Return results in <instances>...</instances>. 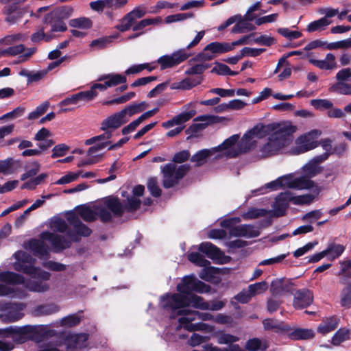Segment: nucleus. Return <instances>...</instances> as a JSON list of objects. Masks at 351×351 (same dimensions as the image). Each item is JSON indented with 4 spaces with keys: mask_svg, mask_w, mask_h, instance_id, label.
Listing matches in <instances>:
<instances>
[{
    "mask_svg": "<svg viewBox=\"0 0 351 351\" xmlns=\"http://www.w3.org/2000/svg\"><path fill=\"white\" fill-rule=\"evenodd\" d=\"M210 289L209 285L197 280L194 276H186L183 278L182 283L177 285L179 293L167 296L164 308L173 309V312L179 308L190 306L200 310L213 311L222 309L226 305V301L218 300L205 301L203 298L191 293L192 291L200 293H208Z\"/></svg>",
    "mask_w": 351,
    "mask_h": 351,
    "instance_id": "nucleus-1",
    "label": "nucleus"
},
{
    "mask_svg": "<svg viewBox=\"0 0 351 351\" xmlns=\"http://www.w3.org/2000/svg\"><path fill=\"white\" fill-rule=\"evenodd\" d=\"M296 127L290 123H273L265 126L263 132H272L267 141L259 149L261 157L274 156L289 146L293 140Z\"/></svg>",
    "mask_w": 351,
    "mask_h": 351,
    "instance_id": "nucleus-2",
    "label": "nucleus"
},
{
    "mask_svg": "<svg viewBox=\"0 0 351 351\" xmlns=\"http://www.w3.org/2000/svg\"><path fill=\"white\" fill-rule=\"evenodd\" d=\"M68 220L75 229V231L71 230L67 232L68 238L49 232H45L41 234L43 239L51 242L55 252L70 247L72 241L78 242L81 239V237H88L92 232L91 230L84 224L78 217L73 215L69 217Z\"/></svg>",
    "mask_w": 351,
    "mask_h": 351,
    "instance_id": "nucleus-3",
    "label": "nucleus"
},
{
    "mask_svg": "<svg viewBox=\"0 0 351 351\" xmlns=\"http://www.w3.org/2000/svg\"><path fill=\"white\" fill-rule=\"evenodd\" d=\"M147 12V8L143 5L135 7L120 20V23L116 26V29L121 32H124L132 28L134 32H141L140 31H142L147 26L161 23L162 19L159 16L142 19L138 22L136 21L137 19L145 16Z\"/></svg>",
    "mask_w": 351,
    "mask_h": 351,
    "instance_id": "nucleus-4",
    "label": "nucleus"
},
{
    "mask_svg": "<svg viewBox=\"0 0 351 351\" xmlns=\"http://www.w3.org/2000/svg\"><path fill=\"white\" fill-rule=\"evenodd\" d=\"M147 107L145 101L127 106L121 111L108 117L101 123V130L106 131L116 130L129 121V119L144 110Z\"/></svg>",
    "mask_w": 351,
    "mask_h": 351,
    "instance_id": "nucleus-5",
    "label": "nucleus"
},
{
    "mask_svg": "<svg viewBox=\"0 0 351 351\" xmlns=\"http://www.w3.org/2000/svg\"><path fill=\"white\" fill-rule=\"evenodd\" d=\"M14 257L16 261L14 263L13 267L16 271L44 280L49 279L51 275L49 272L34 266L36 259L31 254L23 251H17L14 254Z\"/></svg>",
    "mask_w": 351,
    "mask_h": 351,
    "instance_id": "nucleus-6",
    "label": "nucleus"
},
{
    "mask_svg": "<svg viewBox=\"0 0 351 351\" xmlns=\"http://www.w3.org/2000/svg\"><path fill=\"white\" fill-rule=\"evenodd\" d=\"M264 129V125H256L254 127L243 135L237 147H234L236 144L235 143L231 147L224 149L225 152L223 155L226 158H232L249 152L256 145V141L254 139V137L255 136L258 138L263 137L264 134H263L262 132H263Z\"/></svg>",
    "mask_w": 351,
    "mask_h": 351,
    "instance_id": "nucleus-7",
    "label": "nucleus"
},
{
    "mask_svg": "<svg viewBox=\"0 0 351 351\" xmlns=\"http://www.w3.org/2000/svg\"><path fill=\"white\" fill-rule=\"evenodd\" d=\"M186 307L179 308L173 312V309L171 311V318H176L178 315H182L178 319L180 325L178 328H184L189 331H193L197 330V326L191 322L196 319L197 317L203 321L213 320L214 316L209 313H200L196 311H189L185 308ZM169 310V308H168Z\"/></svg>",
    "mask_w": 351,
    "mask_h": 351,
    "instance_id": "nucleus-8",
    "label": "nucleus"
},
{
    "mask_svg": "<svg viewBox=\"0 0 351 351\" xmlns=\"http://www.w3.org/2000/svg\"><path fill=\"white\" fill-rule=\"evenodd\" d=\"M96 217L98 216L102 222L111 221L112 215L120 217L124 213V207L119 199L116 197H108L105 198L102 204L95 208Z\"/></svg>",
    "mask_w": 351,
    "mask_h": 351,
    "instance_id": "nucleus-9",
    "label": "nucleus"
},
{
    "mask_svg": "<svg viewBox=\"0 0 351 351\" xmlns=\"http://www.w3.org/2000/svg\"><path fill=\"white\" fill-rule=\"evenodd\" d=\"M190 170V165L185 164L177 166L168 163L162 167V185L165 189L174 186Z\"/></svg>",
    "mask_w": 351,
    "mask_h": 351,
    "instance_id": "nucleus-10",
    "label": "nucleus"
},
{
    "mask_svg": "<svg viewBox=\"0 0 351 351\" xmlns=\"http://www.w3.org/2000/svg\"><path fill=\"white\" fill-rule=\"evenodd\" d=\"M283 188L295 189L298 190L314 189L315 194H319L322 188L315 184L313 181L309 180L306 176H300L293 178L291 174L285 175L279 177Z\"/></svg>",
    "mask_w": 351,
    "mask_h": 351,
    "instance_id": "nucleus-11",
    "label": "nucleus"
},
{
    "mask_svg": "<svg viewBox=\"0 0 351 351\" xmlns=\"http://www.w3.org/2000/svg\"><path fill=\"white\" fill-rule=\"evenodd\" d=\"M239 138V135L234 134L226 139L221 145L216 147L212 149H201L195 154L192 156L191 160L193 162H195L196 166H200L205 163L207 158L211 156L214 153L218 151L224 150V149H227L228 147H231L238 141Z\"/></svg>",
    "mask_w": 351,
    "mask_h": 351,
    "instance_id": "nucleus-12",
    "label": "nucleus"
},
{
    "mask_svg": "<svg viewBox=\"0 0 351 351\" xmlns=\"http://www.w3.org/2000/svg\"><path fill=\"white\" fill-rule=\"evenodd\" d=\"M191 54L186 53V49H179L171 55H165L157 60L161 70L173 67L186 60Z\"/></svg>",
    "mask_w": 351,
    "mask_h": 351,
    "instance_id": "nucleus-13",
    "label": "nucleus"
},
{
    "mask_svg": "<svg viewBox=\"0 0 351 351\" xmlns=\"http://www.w3.org/2000/svg\"><path fill=\"white\" fill-rule=\"evenodd\" d=\"M313 131L299 136L295 141V146L291 148V153L295 155L300 154L311 150L318 146L317 142L314 139Z\"/></svg>",
    "mask_w": 351,
    "mask_h": 351,
    "instance_id": "nucleus-14",
    "label": "nucleus"
},
{
    "mask_svg": "<svg viewBox=\"0 0 351 351\" xmlns=\"http://www.w3.org/2000/svg\"><path fill=\"white\" fill-rule=\"evenodd\" d=\"M1 311L5 313L3 317L6 322H16L23 316L21 311L25 307L23 303H0Z\"/></svg>",
    "mask_w": 351,
    "mask_h": 351,
    "instance_id": "nucleus-15",
    "label": "nucleus"
},
{
    "mask_svg": "<svg viewBox=\"0 0 351 351\" xmlns=\"http://www.w3.org/2000/svg\"><path fill=\"white\" fill-rule=\"evenodd\" d=\"M289 202H291V191H285L278 194L272 206L274 215L276 217L284 216L289 205Z\"/></svg>",
    "mask_w": 351,
    "mask_h": 351,
    "instance_id": "nucleus-16",
    "label": "nucleus"
},
{
    "mask_svg": "<svg viewBox=\"0 0 351 351\" xmlns=\"http://www.w3.org/2000/svg\"><path fill=\"white\" fill-rule=\"evenodd\" d=\"M293 295V306L296 309L304 308L313 302V293L306 289L296 291Z\"/></svg>",
    "mask_w": 351,
    "mask_h": 351,
    "instance_id": "nucleus-17",
    "label": "nucleus"
},
{
    "mask_svg": "<svg viewBox=\"0 0 351 351\" xmlns=\"http://www.w3.org/2000/svg\"><path fill=\"white\" fill-rule=\"evenodd\" d=\"M293 284L283 279H276L272 281L270 292L274 296H281L287 293L293 294Z\"/></svg>",
    "mask_w": 351,
    "mask_h": 351,
    "instance_id": "nucleus-18",
    "label": "nucleus"
},
{
    "mask_svg": "<svg viewBox=\"0 0 351 351\" xmlns=\"http://www.w3.org/2000/svg\"><path fill=\"white\" fill-rule=\"evenodd\" d=\"M43 23L49 25L51 27L49 33L53 34L54 32H64L66 31L67 27L64 20L56 15V13H48L43 19Z\"/></svg>",
    "mask_w": 351,
    "mask_h": 351,
    "instance_id": "nucleus-19",
    "label": "nucleus"
},
{
    "mask_svg": "<svg viewBox=\"0 0 351 351\" xmlns=\"http://www.w3.org/2000/svg\"><path fill=\"white\" fill-rule=\"evenodd\" d=\"M219 117L214 115L204 114L198 116L194 119V121H201L203 123L193 124L189 127L188 130L192 132H197L205 129L210 124L219 122Z\"/></svg>",
    "mask_w": 351,
    "mask_h": 351,
    "instance_id": "nucleus-20",
    "label": "nucleus"
},
{
    "mask_svg": "<svg viewBox=\"0 0 351 351\" xmlns=\"http://www.w3.org/2000/svg\"><path fill=\"white\" fill-rule=\"evenodd\" d=\"M230 234L233 237H256L259 232L252 225L243 224L234 226L230 230Z\"/></svg>",
    "mask_w": 351,
    "mask_h": 351,
    "instance_id": "nucleus-21",
    "label": "nucleus"
},
{
    "mask_svg": "<svg viewBox=\"0 0 351 351\" xmlns=\"http://www.w3.org/2000/svg\"><path fill=\"white\" fill-rule=\"evenodd\" d=\"M308 62L322 70H333L337 67L336 58L331 53H327L324 60L310 58Z\"/></svg>",
    "mask_w": 351,
    "mask_h": 351,
    "instance_id": "nucleus-22",
    "label": "nucleus"
},
{
    "mask_svg": "<svg viewBox=\"0 0 351 351\" xmlns=\"http://www.w3.org/2000/svg\"><path fill=\"white\" fill-rule=\"evenodd\" d=\"M288 337L292 340H308L315 337V332L313 329L296 328L288 329Z\"/></svg>",
    "mask_w": 351,
    "mask_h": 351,
    "instance_id": "nucleus-23",
    "label": "nucleus"
},
{
    "mask_svg": "<svg viewBox=\"0 0 351 351\" xmlns=\"http://www.w3.org/2000/svg\"><path fill=\"white\" fill-rule=\"evenodd\" d=\"M339 324V319L336 316H332L323 319L322 323L317 327V332L326 335L335 330Z\"/></svg>",
    "mask_w": 351,
    "mask_h": 351,
    "instance_id": "nucleus-24",
    "label": "nucleus"
},
{
    "mask_svg": "<svg viewBox=\"0 0 351 351\" xmlns=\"http://www.w3.org/2000/svg\"><path fill=\"white\" fill-rule=\"evenodd\" d=\"M0 282L10 285H23L25 282V278L12 271H3L0 272Z\"/></svg>",
    "mask_w": 351,
    "mask_h": 351,
    "instance_id": "nucleus-25",
    "label": "nucleus"
},
{
    "mask_svg": "<svg viewBox=\"0 0 351 351\" xmlns=\"http://www.w3.org/2000/svg\"><path fill=\"white\" fill-rule=\"evenodd\" d=\"M198 250L210 259H218L223 255L221 251L210 242L202 243L199 245Z\"/></svg>",
    "mask_w": 351,
    "mask_h": 351,
    "instance_id": "nucleus-26",
    "label": "nucleus"
},
{
    "mask_svg": "<svg viewBox=\"0 0 351 351\" xmlns=\"http://www.w3.org/2000/svg\"><path fill=\"white\" fill-rule=\"evenodd\" d=\"M97 80L99 82L106 81V85L108 86V87H112L120 84L125 83L127 79L126 77L123 75L110 73L100 76Z\"/></svg>",
    "mask_w": 351,
    "mask_h": 351,
    "instance_id": "nucleus-27",
    "label": "nucleus"
},
{
    "mask_svg": "<svg viewBox=\"0 0 351 351\" xmlns=\"http://www.w3.org/2000/svg\"><path fill=\"white\" fill-rule=\"evenodd\" d=\"M27 293L25 289H14L0 284V296H10L12 298L22 299L27 297Z\"/></svg>",
    "mask_w": 351,
    "mask_h": 351,
    "instance_id": "nucleus-28",
    "label": "nucleus"
},
{
    "mask_svg": "<svg viewBox=\"0 0 351 351\" xmlns=\"http://www.w3.org/2000/svg\"><path fill=\"white\" fill-rule=\"evenodd\" d=\"M206 50H209L215 57L217 54H222L231 51L230 43H220V42H212L206 46Z\"/></svg>",
    "mask_w": 351,
    "mask_h": 351,
    "instance_id": "nucleus-29",
    "label": "nucleus"
},
{
    "mask_svg": "<svg viewBox=\"0 0 351 351\" xmlns=\"http://www.w3.org/2000/svg\"><path fill=\"white\" fill-rule=\"evenodd\" d=\"M30 248L40 258H46L49 255L48 247L43 241L36 239L31 241Z\"/></svg>",
    "mask_w": 351,
    "mask_h": 351,
    "instance_id": "nucleus-30",
    "label": "nucleus"
},
{
    "mask_svg": "<svg viewBox=\"0 0 351 351\" xmlns=\"http://www.w3.org/2000/svg\"><path fill=\"white\" fill-rule=\"evenodd\" d=\"M202 82L201 77H186L180 82L178 84H173L172 89L178 88L182 90H189L194 86L199 85Z\"/></svg>",
    "mask_w": 351,
    "mask_h": 351,
    "instance_id": "nucleus-31",
    "label": "nucleus"
},
{
    "mask_svg": "<svg viewBox=\"0 0 351 351\" xmlns=\"http://www.w3.org/2000/svg\"><path fill=\"white\" fill-rule=\"evenodd\" d=\"M59 307L54 304H46L36 306L34 313L36 316H46L58 312Z\"/></svg>",
    "mask_w": 351,
    "mask_h": 351,
    "instance_id": "nucleus-32",
    "label": "nucleus"
},
{
    "mask_svg": "<svg viewBox=\"0 0 351 351\" xmlns=\"http://www.w3.org/2000/svg\"><path fill=\"white\" fill-rule=\"evenodd\" d=\"M311 189H312L313 194L294 196L291 193V202L295 205L310 204L312 203L318 194L314 193V189L311 188Z\"/></svg>",
    "mask_w": 351,
    "mask_h": 351,
    "instance_id": "nucleus-33",
    "label": "nucleus"
},
{
    "mask_svg": "<svg viewBox=\"0 0 351 351\" xmlns=\"http://www.w3.org/2000/svg\"><path fill=\"white\" fill-rule=\"evenodd\" d=\"M331 23V21L326 18H321L318 20L310 23L306 27L308 32H314L316 31H322Z\"/></svg>",
    "mask_w": 351,
    "mask_h": 351,
    "instance_id": "nucleus-34",
    "label": "nucleus"
},
{
    "mask_svg": "<svg viewBox=\"0 0 351 351\" xmlns=\"http://www.w3.org/2000/svg\"><path fill=\"white\" fill-rule=\"evenodd\" d=\"M350 339V330L345 328H341L339 329L333 335L331 342L334 346H339L342 342Z\"/></svg>",
    "mask_w": 351,
    "mask_h": 351,
    "instance_id": "nucleus-35",
    "label": "nucleus"
},
{
    "mask_svg": "<svg viewBox=\"0 0 351 351\" xmlns=\"http://www.w3.org/2000/svg\"><path fill=\"white\" fill-rule=\"evenodd\" d=\"M344 250L345 247L343 245L331 243L325 250V252L326 256H328L330 259L334 260L338 258L343 252Z\"/></svg>",
    "mask_w": 351,
    "mask_h": 351,
    "instance_id": "nucleus-36",
    "label": "nucleus"
},
{
    "mask_svg": "<svg viewBox=\"0 0 351 351\" xmlns=\"http://www.w3.org/2000/svg\"><path fill=\"white\" fill-rule=\"evenodd\" d=\"M55 35L51 33H45V27H42L38 31L32 34L31 40L34 43H38L41 40H45V42H50L51 40L55 38Z\"/></svg>",
    "mask_w": 351,
    "mask_h": 351,
    "instance_id": "nucleus-37",
    "label": "nucleus"
},
{
    "mask_svg": "<svg viewBox=\"0 0 351 351\" xmlns=\"http://www.w3.org/2000/svg\"><path fill=\"white\" fill-rule=\"evenodd\" d=\"M25 287L34 292H45L49 289L47 283L40 280H30L26 283Z\"/></svg>",
    "mask_w": 351,
    "mask_h": 351,
    "instance_id": "nucleus-38",
    "label": "nucleus"
},
{
    "mask_svg": "<svg viewBox=\"0 0 351 351\" xmlns=\"http://www.w3.org/2000/svg\"><path fill=\"white\" fill-rule=\"evenodd\" d=\"M215 337L217 339V341L219 344H228L234 345L233 343L239 341V338L236 336L230 334L225 333L224 332L220 331L215 334Z\"/></svg>",
    "mask_w": 351,
    "mask_h": 351,
    "instance_id": "nucleus-39",
    "label": "nucleus"
},
{
    "mask_svg": "<svg viewBox=\"0 0 351 351\" xmlns=\"http://www.w3.org/2000/svg\"><path fill=\"white\" fill-rule=\"evenodd\" d=\"M330 92L341 95H351V84L344 82H337L329 88Z\"/></svg>",
    "mask_w": 351,
    "mask_h": 351,
    "instance_id": "nucleus-40",
    "label": "nucleus"
},
{
    "mask_svg": "<svg viewBox=\"0 0 351 351\" xmlns=\"http://www.w3.org/2000/svg\"><path fill=\"white\" fill-rule=\"evenodd\" d=\"M69 24L72 27L87 29L92 27L93 23L88 18L80 17L70 20Z\"/></svg>",
    "mask_w": 351,
    "mask_h": 351,
    "instance_id": "nucleus-41",
    "label": "nucleus"
},
{
    "mask_svg": "<svg viewBox=\"0 0 351 351\" xmlns=\"http://www.w3.org/2000/svg\"><path fill=\"white\" fill-rule=\"evenodd\" d=\"M27 38V35L22 33L8 35L0 40V45H11L19 41H24Z\"/></svg>",
    "mask_w": 351,
    "mask_h": 351,
    "instance_id": "nucleus-42",
    "label": "nucleus"
},
{
    "mask_svg": "<svg viewBox=\"0 0 351 351\" xmlns=\"http://www.w3.org/2000/svg\"><path fill=\"white\" fill-rule=\"evenodd\" d=\"M303 170L307 175L305 176L310 180V178L315 177L317 174L320 173L322 171V168L311 160L304 166Z\"/></svg>",
    "mask_w": 351,
    "mask_h": 351,
    "instance_id": "nucleus-43",
    "label": "nucleus"
},
{
    "mask_svg": "<svg viewBox=\"0 0 351 351\" xmlns=\"http://www.w3.org/2000/svg\"><path fill=\"white\" fill-rule=\"evenodd\" d=\"M188 258L191 263H193L200 267H207L210 264L209 261L206 260L204 256L198 252H192L189 254Z\"/></svg>",
    "mask_w": 351,
    "mask_h": 351,
    "instance_id": "nucleus-44",
    "label": "nucleus"
},
{
    "mask_svg": "<svg viewBox=\"0 0 351 351\" xmlns=\"http://www.w3.org/2000/svg\"><path fill=\"white\" fill-rule=\"evenodd\" d=\"M216 66L212 69V73H215L218 75H227L234 76L237 75L239 72L231 71L229 66L222 63L215 62Z\"/></svg>",
    "mask_w": 351,
    "mask_h": 351,
    "instance_id": "nucleus-45",
    "label": "nucleus"
},
{
    "mask_svg": "<svg viewBox=\"0 0 351 351\" xmlns=\"http://www.w3.org/2000/svg\"><path fill=\"white\" fill-rule=\"evenodd\" d=\"M263 324L266 330H287V328L285 327L281 322L276 319H265L263 320Z\"/></svg>",
    "mask_w": 351,
    "mask_h": 351,
    "instance_id": "nucleus-46",
    "label": "nucleus"
},
{
    "mask_svg": "<svg viewBox=\"0 0 351 351\" xmlns=\"http://www.w3.org/2000/svg\"><path fill=\"white\" fill-rule=\"evenodd\" d=\"M247 105L246 103L240 99H233L230 101L227 104H222L218 106L222 110H241L243 108Z\"/></svg>",
    "mask_w": 351,
    "mask_h": 351,
    "instance_id": "nucleus-47",
    "label": "nucleus"
},
{
    "mask_svg": "<svg viewBox=\"0 0 351 351\" xmlns=\"http://www.w3.org/2000/svg\"><path fill=\"white\" fill-rule=\"evenodd\" d=\"M247 289L252 297L265 292L267 289V284L266 282L262 281L249 285Z\"/></svg>",
    "mask_w": 351,
    "mask_h": 351,
    "instance_id": "nucleus-48",
    "label": "nucleus"
},
{
    "mask_svg": "<svg viewBox=\"0 0 351 351\" xmlns=\"http://www.w3.org/2000/svg\"><path fill=\"white\" fill-rule=\"evenodd\" d=\"M81 319V316L77 314L70 315L62 319L61 325L65 327H73L79 324Z\"/></svg>",
    "mask_w": 351,
    "mask_h": 351,
    "instance_id": "nucleus-49",
    "label": "nucleus"
},
{
    "mask_svg": "<svg viewBox=\"0 0 351 351\" xmlns=\"http://www.w3.org/2000/svg\"><path fill=\"white\" fill-rule=\"evenodd\" d=\"M49 103L45 101L42 104L36 107V110L32 111L28 114L27 119L29 120H34L43 115L48 109Z\"/></svg>",
    "mask_w": 351,
    "mask_h": 351,
    "instance_id": "nucleus-50",
    "label": "nucleus"
},
{
    "mask_svg": "<svg viewBox=\"0 0 351 351\" xmlns=\"http://www.w3.org/2000/svg\"><path fill=\"white\" fill-rule=\"evenodd\" d=\"M195 114L196 111L193 109L180 113L173 117V121L176 122V125H182L190 120Z\"/></svg>",
    "mask_w": 351,
    "mask_h": 351,
    "instance_id": "nucleus-51",
    "label": "nucleus"
},
{
    "mask_svg": "<svg viewBox=\"0 0 351 351\" xmlns=\"http://www.w3.org/2000/svg\"><path fill=\"white\" fill-rule=\"evenodd\" d=\"M80 216L85 221L88 222L94 221L96 220V211L94 212L89 208L82 207L78 210Z\"/></svg>",
    "mask_w": 351,
    "mask_h": 351,
    "instance_id": "nucleus-52",
    "label": "nucleus"
},
{
    "mask_svg": "<svg viewBox=\"0 0 351 351\" xmlns=\"http://www.w3.org/2000/svg\"><path fill=\"white\" fill-rule=\"evenodd\" d=\"M25 47L24 45L20 44L17 45H14L12 47H10L3 51H1V54L6 56H16L19 55L24 51H25Z\"/></svg>",
    "mask_w": 351,
    "mask_h": 351,
    "instance_id": "nucleus-53",
    "label": "nucleus"
},
{
    "mask_svg": "<svg viewBox=\"0 0 351 351\" xmlns=\"http://www.w3.org/2000/svg\"><path fill=\"white\" fill-rule=\"evenodd\" d=\"M311 105L317 110H330L333 107V104L328 99H313L311 101Z\"/></svg>",
    "mask_w": 351,
    "mask_h": 351,
    "instance_id": "nucleus-54",
    "label": "nucleus"
},
{
    "mask_svg": "<svg viewBox=\"0 0 351 351\" xmlns=\"http://www.w3.org/2000/svg\"><path fill=\"white\" fill-rule=\"evenodd\" d=\"M147 186L148 190L154 197H158L161 195V189L158 184L156 178H150L147 181Z\"/></svg>",
    "mask_w": 351,
    "mask_h": 351,
    "instance_id": "nucleus-55",
    "label": "nucleus"
},
{
    "mask_svg": "<svg viewBox=\"0 0 351 351\" xmlns=\"http://www.w3.org/2000/svg\"><path fill=\"white\" fill-rule=\"evenodd\" d=\"M81 173V171H79L76 173L69 172L66 175L61 177L59 180H58L55 184L62 185L65 184L71 183L75 180H76Z\"/></svg>",
    "mask_w": 351,
    "mask_h": 351,
    "instance_id": "nucleus-56",
    "label": "nucleus"
},
{
    "mask_svg": "<svg viewBox=\"0 0 351 351\" xmlns=\"http://www.w3.org/2000/svg\"><path fill=\"white\" fill-rule=\"evenodd\" d=\"M194 14L193 13H179L172 15H169L165 18L167 23H171L177 21H181L189 18H193Z\"/></svg>",
    "mask_w": 351,
    "mask_h": 351,
    "instance_id": "nucleus-57",
    "label": "nucleus"
},
{
    "mask_svg": "<svg viewBox=\"0 0 351 351\" xmlns=\"http://www.w3.org/2000/svg\"><path fill=\"white\" fill-rule=\"evenodd\" d=\"M215 58V55L213 54L209 50H206V47L203 51L192 58L190 62H206L212 60Z\"/></svg>",
    "mask_w": 351,
    "mask_h": 351,
    "instance_id": "nucleus-58",
    "label": "nucleus"
},
{
    "mask_svg": "<svg viewBox=\"0 0 351 351\" xmlns=\"http://www.w3.org/2000/svg\"><path fill=\"white\" fill-rule=\"evenodd\" d=\"M25 111V108L23 106H19L14 109L12 111L9 112L0 117V121L3 119H15L21 117Z\"/></svg>",
    "mask_w": 351,
    "mask_h": 351,
    "instance_id": "nucleus-59",
    "label": "nucleus"
},
{
    "mask_svg": "<svg viewBox=\"0 0 351 351\" xmlns=\"http://www.w3.org/2000/svg\"><path fill=\"white\" fill-rule=\"evenodd\" d=\"M73 12V8L70 5H64L56 11L51 12L52 13H56V15L62 20L66 19L69 18Z\"/></svg>",
    "mask_w": 351,
    "mask_h": 351,
    "instance_id": "nucleus-60",
    "label": "nucleus"
},
{
    "mask_svg": "<svg viewBox=\"0 0 351 351\" xmlns=\"http://www.w3.org/2000/svg\"><path fill=\"white\" fill-rule=\"evenodd\" d=\"M209 67L208 64H197L189 68L185 71V74L186 75H201Z\"/></svg>",
    "mask_w": 351,
    "mask_h": 351,
    "instance_id": "nucleus-61",
    "label": "nucleus"
},
{
    "mask_svg": "<svg viewBox=\"0 0 351 351\" xmlns=\"http://www.w3.org/2000/svg\"><path fill=\"white\" fill-rule=\"evenodd\" d=\"M278 32L282 36L289 39L293 40L301 37L302 34L298 31H291L288 28H279Z\"/></svg>",
    "mask_w": 351,
    "mask_h": 351,
    "instance_id": "nucleus-62",
    "label": "nucleus"
},
{
    "mask_svg": "<svg viewBox=\"0 0 351 351\" xmlns=\"http://www.w3.org/2000/svg\"><path fill=\"white\" fill-rule=\"evenodd\" d=\"M52 228L54 229V230L61 232V233H66L67 234V232L69 230H71L68 228V225L66 223V221L64 219H58L55 220L52 223Z\"/></svg>",
    "mask_w": 351,
    "mask_h": 351,
    "instance_id": "nucleus-63",
    "label": "nucleus"
},
{
    "mask_svg": "<svg viewBox=\"0 0 351 351\" xmlns=\"http://www.w3.org/2000/svg\"><path fill=\"white\" fill-rule=\"evenodd\" d=\"M341 305L348 308L351 306V285H348L342 291Z\"/></svg>",
    "mask_w": 351,
    "mask_h": 351,
    "instance_id": "nucleus-64",
    "label": "nucleus"
}]
</instances>
